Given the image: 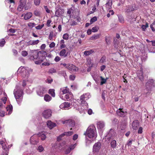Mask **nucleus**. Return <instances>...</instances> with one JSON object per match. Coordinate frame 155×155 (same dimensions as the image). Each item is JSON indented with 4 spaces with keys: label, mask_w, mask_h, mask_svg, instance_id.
<instances>
[{
    "label": "nucleus",
    "mask_w": 155,
    "mask_h": 155,
    "mask_svg": "<svg viewBox=\"0 0 155 155\" xmlns=\"http://www.w3.org/2000/svg\"><path fill=\"white\" fill-rule=\"evenodd\" d=\"M91 97L89 93H87L81 95L80 97V100L81 103V109H83V110H79V112L80 114H84L85 113V111L88 108V104L86 102V100L88 99ZM80 110V109H79Z\"/></svg>",
    "instance_id": "1"
},
{
    "label": "nucleus",
    "mask_w": 155,
    "mask_h": 155,
    "mask_svg": "<svg viewBox=\"0 0 155 155\" xmlns=\"http://www.w3.org/2000/svg\"><path fill=\"white\" fill-rule=\"evenodd\" d=\"M84 134L88 137L89 139L88 140L91 142L94 141L97 137V134L95 126L93 125L90 126Z\"/></svg>",
    "instance_id": "2"
},
{
    "label": "nucleus",
    "mask_w": 155,
    "mask_h": 155,
    "mask_svg": "<svg viewBox=\"0 0 155 155\" xmlns=\"http://www.w3.org/2000/svg\"><path fill=\"white\" fill-rule=\"evenodd\" d=\"M14 94L18 104L20 105L23 97V91L20 86L17 85L14 91Z\"/></svg>",
    "instance_id": "3"
},
{
    "label": "nucleus",
    "mask_w": 155,
    "mask_h": 155,
    "mask_svg": "<svg viewBox=\"0 0 155 155\" xmlns=\"http://www.w3.org/2000/svg\"><path fill=\"white\" fill-rule=\"evenodd\" d=\"M32 70L28 68L21 67L18 69L17 72L20 73L24 79H27L29 76L30 73L32 72Z\"/></svg>",
    "instance_id": "4"
},
{
    "label": "nucleus",
    "mask_w": 155,
    "mask_h": 155,
    "mask_svg": "<svg viewBox=\"0 0 155 155\" xmlns=\"http://www.w3.org/2000/svg\"><path fill=\"white\" fill-rule=\"evenodd\" d=\"M77 145V143H75L73 145H71L68 147L66 144L65 142H63L62 143L60 144L59 149L60 150L63 149H66L65 151V153L66 154L69 153L71 151L73 150Z\"/></svg>",
    "instance_id": "5"
},
{
    "label": "nucleus",
    "mask_w": 155,
    "mask_h": 155,
    "mask_svg": "<svg viewBox=\"0 0 155 155\" xmlns=\"http://www.w3.org/2000/svg\"><path fill=\"white\" fill-rule=\"evenodd\" d=\"M73 95L72 93L71 92H70L65 94L64 97L62 95H60V97L61 99L64 100H70L73 98Z\"/></svg>",
    "instance_id": "6"
},
{
    "label": "nucleus",
    "mask_w": 155,
    "mask_h": 155,
    "mask_svg": "<svg viewBox=\"0 0 155 155\" xmlns=\"http://www.w3.org/2000/svg\"><path fill=\"white\" fill-rule=\"evenodd\" d=\"M30 142L32 144H37L38 142V136L37 134H34L30 139Z\"/></svg>",
    "instance_id": "7"
},
{
    "label": "nucleus",
    "mask_w": 155,
    "mask_h": 155,
    "mask_svg": "<svg viewBox=\"0 0 155 155\" xmlns=\"http://www.w3.org/2000/svg\"><path fill=\"white\" fill-rule=\"evenodd\" d=\"M46 91L45 88L42 87H40L38 88L37 91V94L38 95L42 97Z\"/></svg>",
    "instance_id": "8"
},
{
    "label": "nucleus",
    "mask_w": 155,
    "mask_h": 155,
    "mask_svg": "<svg viewBox=\"0 0 155 155\" xmlns=\"http://www.w3.org/2000/svg\"><path fill=\"white\" fill-rule=\"evenodd\" d=\"M101 147V143L100 142H97L95 143L93 147V152L94 153L98 152L100 149Z\"/></svg>",
    "instance_id": "9"
},
{
    "label": "nucleus",
    "mask_w": 155,
    "mask_h": 155,
    "mask_svg": "<svg viewBox=\"0 0 155 155\" xmlns=\"http://www.w3.org/2000/svg\"><path fill=\"white\" fill-rule=\"evenodd\" d=\"M117 115L121 117H124L127 114V112L123 109L119 108L117 111Z\"/></svg>",
    "instance_id": "10"
},
{
    "label": "nucleus",
    "mask_w": 155,
    "mask_h": 155,
    "mask_svg": "<svg viewBox=\"0 0 155 155\" xmlns=\"http://www.w3.org/2000/svg\"><path fill=\"white\" fill-rule=\"evenodd\" d=\"M51 111L50 110H45L42 113L43 117L45 118H48L51 115Z\"/></svg>",
    "instance_id": "11"
},
{
    "label": "nucleus",
    "mask_w": 155,
    "mask_h": 155,
    "mask_svg": "<svg viewBox=\"0 0 155 155\" xmlns=\"http://www.w3.org/2000/svg\"><path fill=\"white\" fill-rule=\"evenodd\" d=\"M70 104L68 102H64L61 104L60 106V107L61 109L65 110L68 109L69 107H71Z\"/></svg>",
    "instance_id": "12"
},
{
    "label": "nucleus",
    "mask_w": 155,
    "mask_h": 155,
    "mask_svg": "<svg viewBox=\"0 0 155 155\" xmlns=\"http://www.w3.org/2000/svg\"><path fill=\"white\" fill-rule=\"evenodd\" d=\"M62 123L64 124H68L71 127H74L75 124L74 121L71 120H66L62 121Z\"/></svg>",
    "instance_id": "13"
},
{
    "label": "nucleus",
    "mask_w": 155,
    "mask_h": 155,
    "mask_svg": "<svg viewBox=\"0 0 155 155\" xmlns=\"http://www.w3.org/2000/svg\"><path fill=\"white\" fill-rule=\"evenodd\" d=\"M67 69L72 72L76 71L78 70V68L74 65L70 64H68V67Z\"/></svg>",
    "instance_id": "14"
},
{
    "label": "nucleus",
    "mask_w": 155,
    "mask_h": 155,
    "mask_svg": "<svg viewBox=\"0 0 155 155\" xmlns=\"http://www.w3.org/2000/svg\"><path fill=\"white\" fill-rule=\"evenodd\" d=\"M137 76L139 77V79L141 81L143 80V69L142 68H140V71H137Z\"/></svg>",
    "instance_id": "15"
},
{
    "label": "nucleus",
    "mask_w": 155,
    "mask_h": 155,
    "mask_svg": "<svg viewBox=\"0 0 155 155\" xmlns=\"http://www.w3.org/2000/svg\"><path fill=\"white\" fill-rule=\"evenodd\" d=\"M153 80L151 79L149 80L146 84V87L147 90L151 88V87L153 86Z\"/></svg>",
    "instance_id": "16"
},
{
    "label": "nucleus",
    "mask_w": 155,
    "mask_h": 155,
    "mask_svg": "<svg viewBox=\"0 0 155 155\" xmlns=\"http://www.w3.org/2000/svg\"><path fill=\"white\" fill-rule=\"evenodd\" d=\"M60 94H66L70 92L69 91V89L67 87H65L61 88L60 89Z\"/></svg>",
    "instance_id": "17"
},
{
    "label": "nucleus",
    "mask_w": 155,
    "mask_h": 155,
    "mask_svg": "<svg viewBox=\"0 0 155 155\" xmlns=\"http://www.w3.org/2000/svg\"><path fill=\"white\" fill-rule=\"evenodd\" d=\"M19 2L20 4L18 7V9H23L26 5V1L25 0H20Z\"/></svg>",
    "instance_id": "18"
},
{
    "label": "nucleus",
    "mask_w": 155,
    "mask_h": 155,
    "mask_svg": "<svg viewBox=\"0 0 155 155\" xmlns=\"http://www.w3.org/2000/svg\"><path fill=\"white\" fill-rule=\"evenodd\" d=\"M47 126L51 129H52L53 127L56 126L55 123L52 122L51 120H48L47 122Z\"/></svg>",
    "instance_id": "19"
},
{
    "label": "nucleus",
    "mask_w": 155,
    "mask_h": 155,
    "mask_svg": "<svg viewBox=\"0 0 155 155\" xmlns=\"http://www.w3.org/2000/svg\"><path fill=\"white\" fill-rule=\"evenodd\" d=\"M6 109L7 110L6 112V114L10 115L11 114L12 111V106L11 105H9L7 107Z\"/></svg>",
    "instance_id": "20"
},
{
    "label": "nucleus",
    "mask_w": 155,
    "mask_h": 155,
    "mask_svg": "<svg viewBox=\"0 0 155 155\" xmlns=\"http://www.w3.org/2000/svg\"><path fill=\"white\" fill-rule=\"evenodd\" d=\"M112 4V0H107V3L105 5L106 8L108 10L111 9V8Z\"/></svg>",
    "instance_id": "21"
},
{
    "label": "nucleus",
    "mask_w": 155,
    "mask_h": 155,
    "mask_svg": "<svg viewBox=\"0 0 155 155\" xmlns=\"http://www.w3.org/2000/svg\"><path fill=\"white\" fill-rule=\"evenodd\" d=\"M73 106L74 107V108L75 109L78 111L79 112V108L80 110H83V109H81V104L79 105H78L77 104L75 103H74L73 104Z\"/></svg>",
    "instance_id": "22"
},
{
    "label": "nucleus",
    "mask_w": 155,
    "mask_h": 155,
    "mask_svg": "<svg viewBox=\"0 0 155 155\" xmlns=\"http://www.w3.org/2000/svg\"><path fill=\"white\" fill-rule=\"evenodd\" d=\"M67 53L65 49H62L60 52L59 55L62 57H66L67 56Z\"/></svg>",
    "instance_id": "23"
},
{
    "label": "nucleus",
    "mask_w": 155,
    "mask_h": 155,
    "mask_svg": "<svg viewBox=\"0 0 155 155\" xmlns=\"http://www.w3.org/2000/svg\"><path fill=\"white\" fill-rule=\"evenodd\" d=\"M97 127L98 129L103 128L105 126L104 123L102 121H99L97 123Z\"/></svg>",
    "instance_id": "24"
},
{
    "label": "nucleus",
    "mask_w": 155,
    "mask_h": 155,
    "mask_svg": "<svg viewBox=\"0 0 155 155\" xmlns=\"http://www.w3.org/2000/svg\"><path fill=\"white\" fill-rule=\"evenodd\" d=\"M139 125V123L136 121H133L132 124V126L134 130L137 129Z\"/></svg>",
    "instance_id": "25"
},
{
    "label": "nucleus",
    "mask_w": 155,
    "mask_h": 155,
    "mask_svg": "<svg viewBox=\"0 0 155 155\" xmlns=\"http://www.w3.org/2000/svg\"><path fill=\"white\" fill-rule=\"evenodd\" d=\"M94 52V51L93 49H91L90 50H87L85 51L84 54L86 56H88L91 54H92Z\"/></svg>",
    "instance_id": "26"
},
{
    "label": "nucleus",
    "mask_w": 155,
    "mask_h": 155,
    "mask_svg": "<svg viewBox=\"0 0 155 155\" xmlns=\"http://www.w3.org/2000/svg\"><path fill=\"white\" fill-rule=\"evenodd\" d=\"M32 16V13L31 12H28L24 15V19L25 20L29 19Z\"/></svg>",
    "instance_id": "27"
},
{
    "label": "nucleus",
    "mask_w": 155,
    "mask_h": 155,
    "mask_svg": "<svg viewBox=\"0 0 155 155\" xmlns=\"http://www.w3.org/2000/svg\"><path fill=\"white\" fill-rule=\"evenodd\" d=\"M39 137H40L41 138L42 140H44L46 137L45 133V132H41L39 134H37Z\"/></svg>",
    "instance_id": "28"
},
{
    "label": "nucleus",
    "mask_w": 155,
    "mask_h": 155,
    "mask_svg": "<svg viewBox=\"0 0 155 155\" xmlns=\"http://www.w3.org/2000/svg\"><path fill=\"white\" fill-rule=\"evenodd\" d=\"M100 36L99 34L93 35L89 39L92 40L97 39L100 38Z\"/></svg>",
    "instance_id": "29"
},
{
    "label": "nucleus",
    "mask_w": 155,
    "mask_h": 155,
    "mask_svg": "<svg viewBox=\"0 0 155 155\" xmlns=\"http://www.w3.org/2000/svg\"><path fill=\"white\" fill-rule=\"evenodd\" d=\"M44 100L46 102H49L51 99V97L48 94H46L44 97Z\"/></svg>",
    "instance_id": "30"
},
{
    "label": "nucleus",
    "mask_w": 155,
    "mask_h": 155,
    "mask_svg": "<svg viewBox=\"0 0 155 155\" xmlns=\"http://www.w3.org/2000/svg\"><path fill=\"white\" fill-rule=\"evenodd\" d=\"M111 139V136L110 133L108 134L105 137V141L107 143H108L109 141Z\"/></svg>",
    "instance_id": "31"
},
{
    "label": "nucleus",
    "mask_w": 155,
    "mask_h": 155,
    "mask_svg": "<svg viewBox=\"0 0 155 155\" xmlns=\"http://www.w3.org/2000/svg\"><path fill=\"white\" fill-rule=\"evenodd\" d=\"M39 42V40H33V41H30L28 42V45H35L38 44Z\"/></svg>",
    "instance_id": "32"
},
{
    "label": "nucleus",
    "mask_w": 155,
    "mask_h": 155,
    "mask_svg": "<svg viewBox=\"0 0 155 155\" xmlns=\"http://www.w3.org/2000/svg\"><path fill=\"white\" fill-rule=\"evenodd\" d=\"M110 145L112 148L113 149L115 148L117 146L116 141L115 140H112L111 142Z\"/></svg>",
    "instance_id": "33"
},
{
    "label": "nucleus",
    "mask_w": 155,
    "mask_h": 155,
    "mask_svg": "<svg viewBox=\"0 0 155 155\" xmlns=\"http://www.w3.org/2000/svg\"><path fill=\"white\" fill-rule=\"evenodd\" d=\"M100 78H101V85L105 84L107 80L108 79V78H106V79H104L102 76H100Z\"/></svg>",
    "instance_id": "34"
},
{
    "label": "nucleus",
    "mask_w": 155,
    "mask_h": 155,
    "mask_svg": "<svg viewBox=\"0 0 155 155\" xmlns=\"http://www.w3.org/2000/svg\"><path fill=\"white\" fill-rule=\"evenodd\" d=\"M58 74L60 75L63 76L65 78H67V74L65 71H60Z\"/></svg>",
    "instance_id": "35"
},
{
    "label": "nucleus",
    "mask_w": 155,
    "mask_h": 155,
    "mask_svg": "<svg viewBox=\"0 0 155 155\" xmlns=\"http://www.w3.org/2000/svg\"><path fill=\"white\" fill-rule=\"evenodd\" d=\"M87 63L88 65L90 67H92V64L91 60L90 58H88L87 59Z\"/></svg>",
    "instance_id": "36"
},
{
    "label": "nucleus",
    "mask_w": 155,
    "mask_h": 155,
    "mask_svg": "<svg viewBox=\"0 0 155 155\" xmlns=\"http://www.w3.org/2000/svg\"><path fill=\"white\" fill-rule=\"evenodd\" d=\"M49 93L53 97L55 96V94L54 93V90L53 89H51L49 90Z\"/></svg>",
    "instance_id": "37"
},
{
    "label": "nucleus",
    "mask_w": 155,
    "mask_h": 155,
    "mask_svg": "<svg viewBox=\"0 0 155 155\" xmlns=\"http://www.w3.org/2000/svg\"><path fill=\"white\" fill-rule=\"evenodd\" d=\"M100 0H97L96 4L95 5L92 10H96V9L98 8V7L99 5Z\"/></svg>",
    "instance_id": "38"
},
{
    "label": "nucleus",
    "mask_w": 155,
    "mask_h": 155,
    "mask_svg": "<svg viewBox=\"0 0 155 155\" xmlns=\"http://www.w3.org/2000/svg\"><path fill=\"white\" fill-rule=\"evenodd\" d=\"M97 20V18L96 16H94L92 18L90 21V24H92Z\"/></svg>",
    "instance_id": "39"
},
{
    "label": "nucleus",
    "mask_w": 155,
    "mask_h": 155,
    "mask_svg": "<svg viewBox=\"0 0 155 155\" xmlns=\"http://www.w3.org/2000/svg\"><path fill=\"white\" fill-rule=\"evenodd\" d=\"M99 29V28L98 27L96 26L93 27L92 28L91 30L92 32H96Z\"/></svg>",
    "instance_id": "40"
},
{
    "label": "nucleus",
    "mask_w": 155,
    "mask_h": 155,
    "mask_svg": "<svg viewBox=\"0 0 155 155\" xmlns=\"http://www.w3.org/2000/svg\"><path fill=\"white\" fill-rule=\"evenodd\" d=\"M148 23H146L145 25H142L141 28L142 29V30L143 31H145L146 30V28L148 27Z\"/></svg>",
    "instance_id": "41"
},
{
    "label": "nucleus",
    "mask_w": 155,
    "mask_h": 155,
    "mask_svg": "<svg viewBox=\"0 0 155 155\" xmlns=\"http://www.w3.org/2000/svg\"><path fill=\"white\" fill-rule=\"evenodd\" d=\"M69 37V35L67 33H65L63 35V38L64 40H67L68 39Z\"/></svg>",
    "instance_id": "42"
},
{
    "label": "nucleus",
    "mask_w": 155,
    "mask_h": 155,
    "mask_svg": "<svg viewBox=\"0 0 155 155\" xmlns=\"http://www.w3.org/2000/svg\"><path fill=\"white\" fill-rule=\"evenodd\" d=\"M118 17L120 22L121 23H123L124 22L123 17L121 15H120Z\"/></svg>",
    "instance_id": "43"
},
{
    "label": "nucleus",
    "mask_w": 155,
    "mask_h": 155,
    "mask_svg": "<svg viewBox=\"0 0 155 155\" xmlns=\"http://www.w3.org/2000/svg\"><path fill=\"white\" fill-rule=\"evenodd\" d=\"M34 2L36 6H38L40 3L41 0H34Z\"/></svg>",
    "instance_id": "44"
},
{
    "label": "nucleus",
    "mask_w": 155,
    "mask_h": 155,
    "mask_svg": "<svg viewBox=\"0 0 155 155\" xmlns=\"http://www.w3.org/2000/svg\"><path fill=\"white\" fill-rule=\"evenodd\" d=\"M28 54V53L27 51H22L21 52V55L24 56L25 57Z\"/></svg>",
    "instance_id": "45"
},
{
    "label": "nucleus",
    "mask_w": 155,
    "mask_h": 155,
    "mask_svg": "<svg viewBox=\"0 0 155 155\" xmlns=\"http://www.w3.org/2000/svg\"><path fill=\"white\" fill-rule=\"evenodd\" d=\"M5 43V41L4 39H2L1 41H0V46L3 47Z\"/></svg>",
    "instance_id": "46"
},
{
    "label": "nucleus",
    "mask_w": 155,
    "mask_h": 155,
    "mask_svg": "<svg viewBox=\"0 0 155 155\" xmlns=\"http://www.w3.org/2000/svg\"><path fill=\"white\" fill-rule=\"evenodd\" d=\"M126 124L125 123H124L123 125H121L120 126V128L121 130H124L126 127Z\"/></svg>",
    "instance_id": "47"
},
{
    "label": "nucleus",
    "mask_w": 155,
    "mask_h": 155,
    "mask_svg": "<svg viewBox=\"0 0 155 155\" xmlns=\"http://www.w3.org/2000/svg\"><path fill=\"white\" fill-rule=\"evenodd\" d=\"M34 14L37 16H40L41 15L40 13L38 10H35L34 12Z\"/></svg>",
    "instance_id": "48"
},
{
    "label": "nucleus",
    "mask_w": 155,
    "mask_h": 155,
    "mask_svg": "<svg viewBox=\"0 0 155 155\" xmlns=\"http://www.w3.org/2000/svg\"><path fill=\"white\" fill-rule=\"evenodd\" d=\"M44 26V24L42 25H38L35 27V28L38 30H40Z\"/></svg>",
    "instance_id": "49"
},
{
    "label": "nucleus",
    "mask_w": 155,
    "mask_h": 155,
    "mask_svg": "<svg viewBox=\"0 0 155 155\" xmlns=\"http://www.w3.org/2000/svg\"><path fill=\"white\" fill-rule=\"evenodd\" d=\"M43 61V60L42 59L39 60L38 61H35V63L37 64H40Z\"/></svg>",
    "instance_id": "50"
},
{
    "label": "nucleus",
    "mask_w": 155,
    "mask_h": 155,
    "mask_svg": "<svg viewBox=\"0 0 155 155\" xmlns=\"http://www.w3.org/2000/svg\"><path fill=\"white\" fill-rule=\"evenodd\" d=\"M65 135V134H62L60 135L59 137H58L57 138V140L58 141H60L61 139V138Z\"/></svg>",
    "instance_id": "51"
},
{
    "label": "nucleus",
    "mask_w": 155,
    "mask_h": 155,
    "mask_svg": "<svg viewBox=\"0 0 155 155\" xmlns=\"http://www.w3.org/2000/svg\"><path fill=\"white\" fill-rule=\"evenodd\" d=\"M37 150L39 152L42 151L44 150V148L41 146H39L37 149Z\"/></svg>",
    "instance_id": "52"
},
{
    "label": "nucleus",
    "mask_w": 155,
    "mask_h": 155,
    "mask_svg": "<svg viewBox=\"0 0 155 155\" xmlns=\"http://www.w3.org/2000/svg\"><path fill=\"white\" fill-rule=\"evenodd\" d=\"M53 32H51L49 36V39L50 40H52L53 39Z\"/></svg>",
    "instance_id": "53"
},
{
    "label": "nucleus",
    "mask_w": 155,
    "mask_h": 155,
    "mask_svg": "<svg viewBox=\"0 0 155 155\" xmlns=\"http://www.w3.org/2000/svg\"><path fill=\"white\" fill-rule=\"evenodd\" d=\"M73 133L72 131H70L65 132L64 134H65V135L67 136H71L73 134Z\"/></svg>",
    "instance_id": "54"
},
{
    "label": "nucleus",
    "mask_w": 155,
    "mask_h": 155,
    "mask_svg": "<svg viewBox=\"0 0 155 155\" xmlns=\"http://www.w3.org/2000/svg\"><path fill=\"white\" fill-rule=\"evenodd\" d=\"M56 70L54 68H51L50 69L49 72L51 74H53L56 73Z\"/></svg>",
    "instance_id": "55"
},
{
    "label": "nucleus",
    "mask_w": 155,
    "mask_h": 155,
    "mask_svg": "<svg viewBox=\"0 0 155 155\" xmlns=\"http://www.w3.org/2000/svg\"><path fill=\"white\" fill-rule=\"evenodd\" d=\"M106 59V57L105 56H103L102 57L100 60V62L103 63L105 61Z\"/></svg>",
    "instance_id": "56"
},
{
    "label": "nucleus",
    "mask_w": 155,
    "mask_h": 155,
    "mask_svg": "<svg viewBox=\"0 0 155 155\" xmlns=\"http://www.w3.org/2000/svg\"><path fill=\"white\" fill-rule=\"evenodd\" d=\"M35 25V24L34 23H29L28 24V25L29 27L31 28H33Z\"/></svg>",
    "instance_id": "57"
},
{
    "label": "nucleus",
    "mask_w": 155,
    "mask_h": 155,
    "mask_svg": "<svg viewBox=\"0 0 155 155\" xmlns=\"http://www.w3.org/2000/svg\"><path fill=\"white\" fill-rule=\"evenodd\" d=\"M2 147L6 151H7L8 150V147H7L6 145V143L4 145H2Z\"/></svg>",
    "instance_id": "58"
},
{
    "label": "nucleus",
    "mask_w": 155,
    "mask_h": 155,
    "mask_svg": "<svg viewBox=\"0 0 155 155\" xmlns=\"http://www.w3.org/2000/svg\"><path fill=\"white\" fill-rule=\"evenodd\" d=\"M78 137V135L77 134L74 135L73 137V140H76Z\"/></svg>",
    "instance_id": "59"
},
{
    "label": "nucleus",
    "mask_w": 155,
    "mask_h": 155,
    "mask_svg": "<svg viewBox=\"0 0 155 155\" xmlns=\"http://www.w3.org/2000/svg\"><path fill=\"white\" fill-rule=\"evenodd\" d=\"M55 44L54 42H51L49 45V47L50 48H53L55 46Z\"/></svg>",
    "instance_id": "60"
},
{
    "label": "nucleus",
    "mask_w": 155,
    "mask_h": 155,
    "mask_svg": "<svg viewBox=\"0 0 155 155\" xmlns=\"http://www.w3.org/2000/svg\"><path fill=\"white\" fill-rule=\"evenodd\" d=\"M87 112L89 114L91 115V114L92 113V110L91 109H87L86 111L85 112H87Z\"/></svg>",
    "instance_id": "61"
},
{
    "label": "nucleus",
    "mask_w": 155,
    "mask_h": 155,
    "mask_svg": "<svg viewBox=\"0 0 155 155\" xmlns=\"http://www.w3.org/2000/svg\"><path fill=\"white\" fill-rule=\"evenodd\" d=\"M50 64V63L48 62H44L42 64V65L45 66H48Z\"/></svg>",
    "instance_id": "62"
},
{
    "label": "nucleus",
    "mask_w": 155,
    "mask_h": 155,
    "mask_svg": "<svg viewBox=\"0 0 155 155\" xmlns=\"http://www.w3.org/2000/svg\"><path fill=\"white\" fill-rule=\"evenodd\" d=\"M70 79L71 80H74L75 78V76L73 75H71L69 77Z\"/></svg>",
    "instance_id": "63"
},
{
    "label": "nucleus",
    "mask_w": 155,
    "mask_h": 155,
    "mask_svg": "<svg viewBox=\"0 0 155 155\" xmlns=\"http://www.w3.org/2000/svg\"><path fill=\"white\" fill-rule=\"evenodd\" d=\"M51 21L50 20H48L47 21V25L48 27H50V24L51 23Z\"/></svg>",
    "instance_id": "64"
}]
</instances>
